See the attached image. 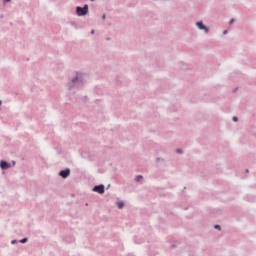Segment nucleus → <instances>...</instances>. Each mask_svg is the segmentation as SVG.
Wrapping results in <instances>:
<instances>
[{
  "label": "nucleus",
  "mask_w": 256,
  "mask_h": 256,
  "mask_svg": "<svg viewBox=\"0 0 256 256\" xmlns=\"http://www.w3.org/2000/svg\"><path fill=\"white\" fill-rule=\"evenodd\" d=\"M76 13L79 17L83 16V15H87V13H89V6L85 5L83 8L82 7H77L76 8Z\"/></svg>",
  "instance_id": "nucleus-1"
},
{
  "label": "nucleus",
  "mask_w": 256,
  "mask_h": 256,
  "mask_svg": "<svg viewBox=\"0 0 256 256\" xmlns=\"http://www.w3.org/2000/svg\"><path fill=\"white\" fill-rule=\"evenodd\" d=\"M93 191H95L96 193L103 194V193H105V186L104 185L95 186L93 188Z\"/></svg>",
  "instance_id": "nucleus-2"
},
{
  "label": "nucleus",
  "mask_w": 256,
  "mask_h": 256,
  "mask_svg": "<svg viewBox=\"0 0 256 256\" xmlns=\"http://www.w3.org/2000/svg\"><path fill=\"white\" fill-rule=\"evenodd\" d=\"M70 173H71V170L66 169V170L60 171L59 175H60V177H62V179H67V177H69Z\"/></svg>",
  "instance_id": "nucleus-3"
},
{
  "label": "nucleus",
  "mask_w": 256,
  "mask_h": 256,
  "mask_svg": "<svg viewBox=\"0 0 256 256\" xmlns=\"http://www.w3.org/2000/svg\"><path fill=\"white\" fill-rule=\"evenodd\" d=\"M197 27L200 28L202 31H205V33H209V28L203 25V22H197Z\"/></svg>",
  "instance_id": "nucleus-4"
},
{
  "label": "nucleus",
  "mask_w": 256,
  "mask_h": 256,
  "mask_svg": "<svg viewBox=\"0 0 256 256\" xmlns=\"http://www.w3.org/2000/svg\"><path fill=\"white\" fill-rule=\"evenodd\" d=\"M0 167H1V169H9V168H11V164H9L5 161H1L0 162Z\"/></svg>",
  "instance_id": "nucleus-5"
},
{
  "label": "nucleus",
  "mask_w": 256,
  "mask_h": 256,
  "mask_svg": "<svg viewBox=\"0 0 256 256\" xmlns=\"http://www.w3.org/2000/svg\"><path fill=\"white\" fill-rule=\"evenodd\" d=\"M117 207H118V209H123V207H125V203L118 202Z\"/></svg>",
  "instance_id": "nucleus-6"
},
{
  "label": "nucleus",
  "mask_w": 256,
  "mask_h": 256,
  "mask_svg": "<svg viewBox=\"0 0 256 256\" xmlns=\"http://www.w3.org/2000/svg\"><path fill=\"white\" fill-rule=\"evenodd\" d=\"M20 243H27V238H23Z\"/></svg>",
  "instance_id": "nucleus-7"
},
{
  "label": "nucleus",
  "mask_w": 256,
  "mask_h": 256,
  "mask_svg": "<svg viewBox=\"0 0 256 256\" xmlns=\"http://www.w3.org/2000/svg\"><path fill=\"white\" fill-rule=\"evenodd\" d=\"M215 229H218L219 231H221V226L220 225H216Z\"/></svg>",
  "instance_id": "nucleus-8"
},
{
  "label": "nucleus",
  "mask_w": 256,
  "mask_h": 256,
  "mask_svg": "<svg viewBox=\"0 0 256 256\" xmlns=\"http://www.w3.org/2000/svg\"><path fill=\"white\" fill-rule=\"evenodd\" d=\"M140 179H143V176H137L136 180H140Z\"/></svg>",
  "instance_id": "nucleus-9"
},
{
  "label": "nucleus",
  "mask_w": 256,
  "mask_h": 256,
  "mask_svg": "<svg viewBox=\"0 0 256 256\" xmlns=\"http://www.w3.org/2000/svg\"><path fill=\"white\" fill-rule=\"evenodd\" d=\"M233 121H238V118L237 117H233Z\"/></svg>",
  "instance_id": "nucleus-10"
},
{
  "label": "nucleus",
  "mask_w": 256,
  "mask_h": 256,
  "mask_svg": "<svg viewBox=\"0 0 256 256\" xmlns=\"http://www.w3.org/2000/svg\"><path fill=\"white\" fill-rule=\"evenodd\" d=\"M4 3H9L11 0H3Z\"/></svg>",
  "instance_id": "nucleus-11"
},
{
  "label": "nucleus",
  "mask_w": 256,
  "mask_h": 256,
  "mask_svg": "<svg viewBox=\"0 0 256 256\" xmlns=\"http://www.w3.org/2000/svg\"><path fill=\"white\" fill-rule=\"evenodd\" d=\"M102 19H103V21H105V14L102 15Z\"/></svg>",
  "instance_id": "nucleus-12"
},
{
  "label": "nucleus",
  "mask_w": 256,
  "mask_h": 256,
  "mask_svg": "<svg viewBox=\"0 0 256 256\" xmlns=\"http://www.w3.org/2000/svg\"><path fill=\"white\" fill-rule=\"evenodd\" d=\"M233 22H234V20H231V21H230V24H233Z\"/></svg>",
  "instance_id": "nucleus-13"
},
{
  "label": "nucleus",
  "mask_w": 256,
  "mask_h": 256,
  "mask_svg": "<svg viewBox=\"0 0 256 256\" xmlns=\"http://www.w3.org/2000/svg\"><path fill=\"white\" fill-rule=\"evenodd\" d=\"M91 33H92V34L95 33V30H92Z\"/></svg>",
  "instance_id": "nucleus-14"
},
{
  "label": "nucleus",
  "mask_w": 256,
  "mask_h": 256,
  "mask_svg": "<svg viewBox=\"0 0 256 256\" xmlns=\"http://www.w3.org/2000/svg\"><path fill=\"white\" fill-rule=\"evenodd\" d=\"M224 35H227V31H224Z\"/></svg>",
  "instance_id": "nucleus-15"
},
{
  "label": "nucleus",
  "mask_w": 256,
  "mask_h": 256,
  "mask_svg": "<svg viewBox=\"0 0 256 256\" xmlns=\"http://www.w3.org/2000/svg\"><path fill=\"white\" fill-rule=\"evenodd\" d=\"M177 153H181V150H177Z\"/></svg>",
  "instance_id": "nucleus-16"
},
{
  "label": "nucleus",
  "mask_w": 256,
  "mask_h": 256,
  "mask_svg": "<svg viewBox=\"0 0 256 256\" xmlns=\"http://www.w3.org/2000/svg\"><path fill=\"white\" fill-rule=\"evenodd\" d=\"M0 105H2V102H1V100H0Z\"/></svg>",
  "instance_id": "nucleus-17"
}]
</instances>
